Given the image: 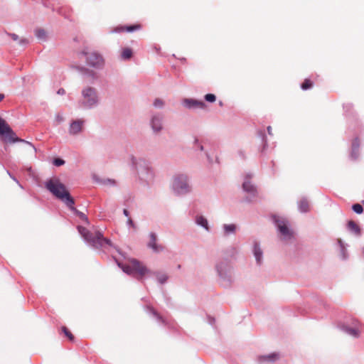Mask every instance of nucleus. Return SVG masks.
Instances as JSON below:
<instances>
[{
	"label": "nucleus",
	"instance_id": "nucleus-35",
	"mask_svg": "<svg viewBox=\"0 0 364 364\" xmlns=\"http://www.w3.org/2000/svg\"><path fill=\"white\" fill-rule=\"evenodd\" d=\"M267 132H268L269 134H272V127H267Z\"/></svg>",
	"mask_w": 364,
	"mask_h": 364
},
{
	"label": "nucleus",
	"instance_id": "nucleus-15",
	"mask_svg": "<svg viewBox=\"0 0 364 364\" xmlns=\"http://www.w3.org/2000/svg\"><path fill=\"white\" fill-rule=\"evenodd\" d=\"M83 121L82 120H75L74 121L70 127V133L73 134H78L82 128Z\"/></svg>",
	"mask_w": 364,
	"mask_h": 364
},
{
	"label": "nucleus",
	"instance_id": "nucleus-25",
	"mask_svg": "<svg viewBox=\"0 0 364 364\" xmlns=\"http://www.w3.org/2000/svg\"><path fill=\"white\" fill-rule=\"evenodd\" d=\"M62 331H63L65 336L66 337H68V338L70 341H74V339H75L74 336L72 334V333L65 326L62 327Z\"/></svg>",
	"mask_w": 364,
	"mask_h": 364
},
{
	"label": "nucleus",
	"instance_id": "nucleus-24",
	"mask_svg": "<svg viewBox=\"0 0 364 364\" xmlns=\"http://www.w3.org/2000/svg\"><path fill=\"white\" fill-rule=\"evenodd\" d=\"M235 229H236V226L233 224L224 225V230H225V234H227V235H228L230 233L235 232Z\"/></svg>",
	"mask_w": 364,
	"mask_h": 364
},
{
	"label": "nucleus",
	"instance_id": "nucleus-34",
	"mask_svg": "<svg viewBox=\"0 0 364 364\" xmlns=\"http://www.w3.org/2000/svg\"><path fill=\"white\" fill-rule=\"evenodd\" d=\"M342 255H343V259L348 257V255H347V254L346 253V251H345V250H344V248H343V253H342Z\"/></svg>",
	"mask_w": 364,
	"mask_h": 364
},
{
	"label": "nucleus",
	"instance_id": "nucleus-19",
	"mask_svg": "<svg viewBox=\"0 0 364 364\" xmlns=\"http://www.w3.org/2000/svg\"><path fill=\"white\" fill-rule=\"evenodd\" d=\"M196 223L198 225H201L206 230H208V224L207 220L203 216H198L196 218Z\"/></svg>",
	"mask_w": 364,
	"mask_h": 364
},
{
	"label": "nucleus",
	"instance_id": "nucleus-5",
	"mask_svg": "<svg viewBox=\"0 0 364 364\" xmlns=\"http://www.w3.org/2000/svg\"><path fill=\"white\" fill-rule=\"evenodd\" d=\"M274 220L283 240H289L293 237L294 232L289 228V223L285 218L279 216H274Z\"/></svg>",
	"mask_w": 364,
	"mask_h": 364
},
{
	"label": "nucleus",
	"instance_id": "nucleus-21",
	"mask_svg": "<svg viewBox=\"0 0 364 364\" xmlns=\"http://www.w3.org/2000/svg\"><path fill=\"white\" fill-rule=\"evenodd\" d=\"M243 189L250 193H254L255 191V188L254 186L250 183V181H245L242 185Z\"/></svg>",
	"mask_w": 364,
	"mask_h": 364
},
{
	"label": "nucleus",
	"instance_id": "nucleus-39",
	"mask_svg": "<svg viewBox=\"0 0 364 364\" xmlns=\"http://www.w3.org/2000/svg\"><path fill=\"white\" fill-rule=\"evenodd\" d=\"M23 42H24V43H27V42H28V41H27V40H23Z\"/></svg>",
	"mask_w": 364,
	"mask_h": 364
},
{
	"label": "nucleus",
	"instance_id": "nucleus-23",
	"mask_svg": "<svg viewBox=\"0 0 364 364\" xmlns=\"http://www.w3.org/2000/svg\"><path fill=\"white\" fill-rule=\"evenodd\" d=\"M313 82L309 79H305L304 82L301 84V87L302 90H308L313 87Z\"/></svg>",
	"mask_w": 364,
	"mask_h": 364
},
{
	"label": "nucleus",
	"instance_id": "nucleus-10",
	"mask_svg": "<svg viewBox=\"0 0 364 364\" xmlns=\"http://www.w3.org/2000/svg\"><path fill=\"white\" fill-rule=\"evenodd\" d=\"M141 28V24L136 23L134 25L129 26H119L113 28L112 32L114 33H121V32H128L132 33L136 31L139 30Z\"/></svg>",
	"mask_w": 364,
	"mask_h": 364
},
{
	"label": "nucleus",
	"instance_id": "nucleus-31",
	"mask_svg": "<svg viewBox=\"0 0 364 364\" xmlns=\"http://www.w3.org/2000/svg\"><path fill=\"white\" fill-rule=\"evenodd\" d=\"M53 164L57 166H60L65 164V161L61 159H55L53 161Z\"/></svg>",
	"mask_w": 364,
	"mask_h": 364
},
{
	"label": "nucleus",
	"instance_id": "nucleus-28",
	"mask_svg": "<svg viewBox=\"0 0 364 364\" xmlns=\"http://www.w3.org/2000/svg\"><path fill=\"white\" fill-rule=\"evenodd\" d=\"M156 277H157L158 281L161 284L165 283L168 279L167 276L165 274L159 273V274H157Z\"/></svg>",
	"mask_w": 364,
	"mask_h": 364
},
{
	"label": "nucleus",
	"instance_id": "nucleus-20",
	"mask_svg": "<svg viewBox=\"0 0 364 364\" xmlns=\"http://www.w3.org/2000/svg\"><path fill=\"white\" fill-rule=\"evenodd\" d=\"M279 358V355L276 353H271L260 358V360L274 361Z\"/></svg>",
	"mask_w": 364,
	"mask_h": 364
},
{
	"label": "nucleus",
	"instance_id": "nucleus-33",
	"mask_svg": "<svg viewBox=\"0 0 364 364\" xmlns=\"http://www.w3.org/2000/svg\"><path fill=\"white\" fill-rule=\"evenodd\" d=\"M9 36H11V38L14 40V41H16L18 39V36L16 34H14V33H11V34H9Z\"/></svg>",
	"mask_w": 364,
	"mask_h": 364
},
{
	"label": "nucleus",
	"instance_id": "nucleus-9",
	"mask_svg": "<svg viewBox=\"0 0 364 364\" xmlns=\"http://www.w3.org/2000/svg\"><path fill=\"white\" fill-rule=\"evenodd\" d=\"M82 54L85 55L87 64L91 66H100L103 63L102 56L95 52L84 50Z\"/></svg>",
	"mask_w": 364,
	"mask_h": 364
},
{
	"label": "nucleus",
	"instance_id": "nucleus-22",
	"mask_svg": "<svg viewBox=\"0 0 364 364\" xmlns=\"http://www.w3.org/2000/svg\"><path fill=\"white\" fill-rule=\"evenodd\" d=\"M299 210H301V212H303V213L307 212L309 208V203L306 200H301L299 203Z\"/></svg>",
	"mask_w": 364,
	"mask_h": 364
},
{
	"label": "nucleus",
	"instance_id": "nucleus-40",
	"mask_svg": "<svg viewBox=\"0 0 364 364\" xmlns=\"http://www.w3.org/2000/svg\"><path fill=\"white\" fill-rule=\"evenodd\" d=\"M109 181H110V182H112V183H114V181L109 180Z\"/></svg>",
	"mask_w": 364,
	"mask_h": 364
},
{
	"label": "nucleus",
	"instance_id": "nucleus-12",
	"mask_svg": "<svg viewBox=\"0 0 364 364\" xmlns=\"http://www.w3.org/2000/svg\"><path fill=\"white\" fill-rule=\"evenodd\" d=\"M149 238L150 240L148 243L149 247L151 248L155 252H159L164 250V247L162 245L156 243V235L155 233H150Z\"/></svg>",
	"mask_w": 364,
	"mask_h": 364
},
{
	"label": "nucleus",
	"instance_id": "nucleus-3",
	"mask_svg": "<svg viewBox=\"0 0 364 364\" xmlns=\"http://www.w3.org/2000/svg\"><path fill=\"white\" fill-rule=\"evenodd\" d=\"M0 136L5 143H14L21 141L25 143L34 151L36 150L32 144L17 137L15 132L12 130L8 123L1 117H0Z\"/></svg>",
	"mask_w": 364,
	"mask_h": 364
},
{
	"label": "nucleus",
	"instance_id": "nucleus-17",
	"mask_svg": "<svg viewBox=\"0 0 364 364\" xmlns=\"http://www.w3.org/2000/svg\"><path fill=\"white\" fill-rule=\"evenodd\" d=\"M254 255L258 264L261 263L262 252L258 244H255L254 246Z\"/></svg>",
	"mask_w": 364,
	"mask_h": 364
},
{
	"label": "nucleus",
	"instance_id": "nucleus-4",
	"mask_svg": "<svg viewBox=\"0 0 364 364\" xmlns=\"http://www.w3.org/2000/svg\"><path fill=\"white\" fill-rule=\"evenodd\" d=\"M119 266L124 272L129 274L136 273L140 277L148 272L147 268L135 259H131L127 264H119Z\"/></svg>",
	"mask_w": 364,
	"mask_h": 364
},
{
	"label": "nucleus",
	"instance_id": "nucleus-32",
	"mask_svg": "<svg viewBox=\"0 0 364 364\" xmlns=\"http://www.w3.org/2000/svg\"><path fill=\"white\" fill-rule=\"evenodd\" d=\"M57 93H58V95H65V90L63 88H60V89H59V90H58Z\"/></svg>",
	"mask_w": 364,
	"mask_h": 364
},
{
	"label": "nucleus",
	"instance_id": "nucleus-11",
	"mask_svg": "<svg viewBox=\"0 0 364 364\" xmlns=\"http://www.w3.org/2000/svg\"><path fill=\"white\" fill-rule=\"evenodd\" d=\"M183 104L188 108L204 109L205 107V104L203 101H199L193 99H186L183 101Z\"/></svg>",
	"mask_w": 364,
	"mask_h": 364
},
{
	"label": "nucleus",
	"instance_id": "nucleus-37",
	"mask_svg": "<svg viewBox=\"0 0 364 364\" xmlns=\"http://www.w3.org/2000/svg\"><path fill=\"white\" fill-rule=\"evenodd\" d=\"M4 98V94H0V102H1Z\"/></svg>",
	"mask_w": 364,
	"mask_h": 364
},
{
	"label": "nucleus",
	"instance_id": "nucleus-26",
	"mask_svg": "<svg viewBox=\"0 0 364 364\" xmlns=\"http://www.w3.org/2000/svg\"><path fill=\"white\" fill-rule=\"evenodd\" d=\"M36 35L38 38L44 40L46 36V31L43 29H38L36 31Z\"/></svg>",
	"mask_w": 364,
	"mask_h": 364
},
{
	"label": "nucleus",
	"instance_id": "nucleus-18",
	"mask_svg": "<svg viewBox=\"0 0 364 364\" xmlns=\"http://www.w3.org/2000/svg\"><path fill=\"white\" fill-rule=\"evenodd\" d=\"M133 52L129 48H124L121 53V58L123 60H129L132 57Z\"/></svg>",
	"mask_w": 364,
	"mask_h": 364
},
{
	"label": "nucleus",
	"instance_id": "nucleus-41",
	"mask_svg": "<svg viewBox=\"0 0 364 364\" xmlns=\"http://www.w3.org/2000/svg\"><path fill=\"white\" fill-rule=\"evenodd\" d=\"M200 150H203V146H200Z\"/></svg>",
	"mask_w": 364,
	"mask_h": 364
},
{
	"label": "nucleus",
	"instance_id": "nucleus-27",
	"mask_svg": "<svg viewBox=\"0 0 364 364\" xmlns=\"http://www.w3.org/2000/svg\"><path fill=\"white\" fill-rule=\"evenodd\" d=\"M352 209L353 211L358 214H361L363 212V208L362 205L359 203H355L353 205Z\"/></svg>",
	"mask_w": 364,
	"mask_h": 364
},
{
	"label": "nucleus",
	"instance_id": "nucleus-29",
	"mask_svg": "<svg viewBox=\"0 0 364 364\" xmlns=\"http://www.w3.org/2000/svg\"><path fill=\"white\" fill-rule=\"evenodd\" d=\"M205 100L209 102H214L216 100V97L213 94H207L205 95Z\"/></svg>",
	"mask_w": 364,
	"mask_h": 364
},
{
	"label": "nucleus",
	"instance_id": "nucleus-6",
	"mask_svg": "<svg viewBox=\"0 0 364 364\" xmlns=\"http://www.w3.org/2000/svg\"><path fill=\"white\" fill-rule=\"evenodd\" d=\"M82 105L86 108H90L97 103V96L95 88L88 87L82 91Z\"/></svg>",
	"mask_w": 364,
	"mask_h": 364
},
{
	"label": "nucleus",
	"instance_id": "nucleus-2",
	"mask_svg": "<svg viewBox=\"0 0 364 364\" xmlns=\"http://www.w3.org/2000/svg\"><path fill=\"white\" fill-rule=\"evenodd\" d=\"M77 229L82 237L94 247L106 250L112 247V242L104 237L100 232H92L82 226H78Z\"/></svg>",
	"mask_w": 364,
	"mask_h": 364
},
{
	"label": "nucleus",
	"instance_id": "nucleus-38",
	"mask_svg": "<svg viewBox=\"0 0 364 364\" xmlns=\"http://www.w3.org/2000/svg\"><path fill=\"white\" fill-rule=\"evenodd\" d=\"M128 222L129 224H132L133 223L131 218H129Z\"/></svg>",
	"mask_w": 364,
	"mask_h": 364
},
{
	"label": "nucleus",
	"instance_id": "nucleus-8",
	"mask_svg": "<svg viewBox=\"0 0 364 364\" xmlns=\"http://www.w3.org/2000/svg\"><path fill=\"white\" fill-rule=\"evenodd\" d=\"M343 331H344L349 336L358 338L360 334L364 332V326L358 321H353L351 325H343Z\"/></svg>",
	"mask_w": 364,
	"mask_h": 364
},
{
	"label": "nucleus",
	"instance_id": "nucleus-42",
	"mask_svg": "<svg viewBox=\"0 0 364 364\" xmlns=\"http://www.w3.org/2000/svg\"><path fill=\"white\" fill-rule=\"evenodd\" d=\"M362 203L364 204V200H363Z\"/></svg>",
	"mask_w": 364,
	"mask_h": 364
},
{
	"label": "nucleus",
	"instance_id": "nucleus-30",
	"mask_svg": "<svg viewBox=\"0 0 364 364\" xmlns=\"http://www.w3.org/2000/svg\"><path fill=\"white\" fill-rule=\"evenodd\" d=\"M154 105L156 107H161L164 105V102L161 99H156Z\"/></svg>",
	"mask_w": 364,
	"mask_h": 364
},
{
	"label": "nucleus",
	"instance_id": "nucleus-1",
	"mask_svg": "<svg viewBox=\"0 0 364 364\" xmlns=\"http://www.w3.org/2000/svg\"><path fill=\"white\" fill-rule=\"evenodd\" d=\"M46 186L55 196L64 202L70 210H73L82 220L87 222L88 219L86 215L77 210L74 205V199L71 197L69 192L66 190L65 186L60 182L57 178L48 181Z\"/></svg>",
	"mask_w": 364,
	"mask_h": 364
},
{
	"label": "nucleus",
	"instance_id": "nucleus-13",
	"mask_svg": "<svg viewBox=\"0 0 364 364\" xmlns=\"http://www.w3.org/2000/svg\"><path fill=\"white\" fill-rule=\"evenodd\" d=\"M161 121H162V117L159 115H156L152 117L151 122V125L152 129L154 132H159L162 129Z\"/></svg>",
	"mask_w": 364,
	"mask_h": 364
},
{
	"label": "nucleus",
	"instance_id": "nucleus-36",
	"mask_svg": "<svg viewBox=\"0 0 364 364\" xmlns=\"http://www.w3.org/2000/svg\"><path fill=\"white\" fill-rule=\"evenodd\" d=\"M123 213H124V215L129 216V212L127 209H124Z\"/></svg>",
	"mask_w": 364,
	"mask_h": 364
},
{
	"label": "nucleus",
	"instance_id": "nucleus-14",
	"mask_svg": "<svg viewBox=\"0 0 364 364\" xmlns=\"http://www.w3.org/2000/svg\"><path fill=\"white\" fill-rule=\"evenodd\" d=\"M347 229L348 231L352 232L356 236H360L361 234V230L358 224L353 220H350L347 223Z\"/></svg>",
	"mask_w": 364,
	"mask_h": 364
},
{
	"label": "nucleus",
	"instance_id": "nucleus-7",
	"mask_svg": "<svg viewBox=\"0 0 364 364\" xmlns=\"http://www.w3.org/2000/svg\"><path fill=\"white\" fill-rule=\"evenodd\" d=\"M173 188L178 194L186 193L190 191L187 177L183 174L177 175L173 178Z\"/></svg>",
	"mask_w": 364,
	"mask_h": 364
},
{
	"label": "nucleus",
	"instance_id": "nucleus-16",
	"mask_svg": "<svg viewBox=\"0 0 364 364\" xmlns=\"http://www.w3.org/2000/svg\"><path fill=\"white\" fill-rule=\"evenodd\" d=\"M360 145V142L358 138L353 140L350 154L353 159H357L359 156Z\"/></svg>",
	"mask_w": 364,
	"mask_h": 364
}]
</instances>
